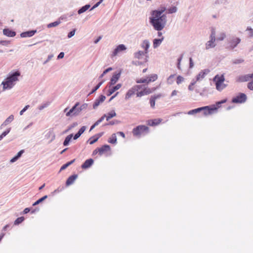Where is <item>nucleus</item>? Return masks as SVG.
<instances>
[{
    "label": "nucleus",
    "instance_id": "ea45409f",
    "mask_svg": "<svg viewBox=\"0 0 253 253\" xmlns=\"http://www.w3.org/2000/svg\"><path fill=\"white\" fill-rule=\"evenodd\" d=\"M47 197V196L46 195V196H43V197L40 198V199H39L38 200H37L36 202H35L33 204V206H35L36 205H38L39 204H40V203H41L44 200H45V199H46Z\"/></svg>",
    "mask_w": 253,
    "mask_h": 253
},
{
    "label": "nucleus",
    "instance_id": "49530a36",
    "mask_svg": "<svg viewBox=\"0 0 253 253\" xmlns=\"http://www.w3.org/2000/svg\"><path fill=\"white\" fill-rule=\"evenodd\" d=\"M103 82H100L92 90V91L90 93H94V92H95L99 87L100 86L102 85V84H103Z\"/></svg>",
    "mask_w": 253,
    "mask_h": 253
},
{
    "label": "nucleus",
    "instance_id": "0eeeda50",
    "mask_svg": "<svg viewBox=\"0 0 253 253\" xmlns=\"http://www.w3.org/2000/svg\"><path fill=\"white\" fill-rule=\"evenodd\" d=\"M149 131V128L143 125L138 126L134 128L132 130L133 135L136 136H140L142 135H145Z\"/></svg>",
    "mask_w": 253,
    "mask_h": 253
},
{
    "label": "nucleus",
    "instance_id": "09e8293b",
    "mask_svg": "<svg viewBox=\"0 0 253 253\" xmlns=\"http://www.w3.org/2000/svg\"><path fill=\"white\" fill-rule=\"evenodd\" d=\"M182 60V57H180L177 59V68L179 70L182 71L180 63L181 61Z\"/></svg>",
    "mask_w": 253,
    "mask_h": 253
},
{
    "label": "nucleus",
    "instance_id": "f8f14e48",
    "mask_svg": "<svg viewBox=\"0 0 253 253\" xmlns=\"http://www.w3.org/2000/svg\"><path fill=\"white\" fill-rule=\"evenodd\" d=\"M210 72V70L208 69H204L201 70L195 77L196 81L203 80Z\"/></svg>",
    "mask_w": 253,
    "mask_h": 253
},
{
    "label": "nucleus",
    "instance_id": "de8ad7c7",
    "mask_svg": "<svg viewBox=\"0 0 253 253\" xmlns=\"http://www.w3.org/2000/svg\"><path fill=\"white\" fill-rule=\"evenodd\" d=\"M10 131V128H9L8 129L5 130V131H4L0 135V139L1 140L2 139V138L6 136Z\"/></svg>",
    "mask_w": 253,
    "mask_h": 253
},
{
    "label": "nucleus",
    "instance_id": "2f4dec72",
    "mask_svg": "<svg viewBox=\"0 0 253 253\" xmlns=\"http://www.w3.org/2000/svg\"><path fill=\"white\" fill-rule=\"evenodd\" d=\"M110 143L116 144L117 143V137L115 134H113L108 140Z\"/></svg>",
    "mask_w": 253,
    "mask_h": 253
},
{
    "label": "nucleus",
    "instance_id": "a18cd8bd",
    "mask_svg": "<svg viewBox=\"0 0 253 253\" xmlns=\"http://www.w3.org/2000/svg\"><path fill=\"white\" fill-rule=\"evenodd\" d=\"M106 117V115H104V116H103L101 118H100L97 121H96L94 125L96 126H98L101 122H102L103 121V120L104 119V118H105Z\"/></svg>",
    "mask_w": 253,
    "mask_h": 253
},
{
    "label": "nucleus",
    "instance_id": "603ef678",
    "mask_svg": "<svg viewBox=\"0 0 253 253\" xmlns=\"http://www.w3.org/2000/svg\"><path fill=\"white\" fill-rule=\"evenodd\" d=\"M179 93V91L177 90H173L171 94H170V97H173L174 96H177Z\"/></svg>",
    "mask_w": 253,
    "mask_h": 253
},
{
    "label": "nucleus",
    "instance_id": "8fccbe9b",
    "mask_svg": "<svg viewBox=\"0 0 253 253\" xmlns=\"http://www.w3.org/2000/svg\"><path fill=\"white\" fill-rule=\"evenodd\" d=\"M228 1V0H217L216 3L219 4H225Z\"/></svg>",
    "mask_w": 253,
    "mask_h": 253
},
{
    "label": "nucleus",
    "instance_id": "052dcab7",
    "mask_svg": "<svg viewBox=\"0 0 253 253\" xmlns=\"http://www.w3.org/2000/svg\"><path fill=\"white\" fill-rule=\"evenodd\" d=\"M113 70L112 68L111 67H109L107 69H106V70H105L104 71H103V74H107L108 72L112 71Z\"/></svg>",
    "mask_w": 253,
    "mask_h": 253
},
{
    "label": "nucleus",
    "instance_id": "20e7f679",
    "mask_svg": "<svg viewBox=\"0 0 253 253\" xmlns=\"http://www.w3.org/2000/svg\"><path fill=\"white\" fill-rule=\"evenodd\" d=\"M226 101V99H224L220 101L217 102L215 104L211 106H207L201 107L200 109H201V111H203V113L204 115L208 116L211 115L214 113H216L217 111V109L220 107V105L225 103Z\"/></svg>",
    "mask_w": 253,
    "mask_h": 253
},
{
    "label": "nucleus",
    "instance_id": "72a5a7b5",
    "mask_svg": "<svg viewBox=\"0 0 253 253\" xmlns=\"http://www.w3.org/2000/svg\"><path fill=\"white\" fill-rule=\"evenodd\" d=\"M175 78V75H170L167 80V83L169 84H171L174 82V80Z\"/></svg>",
    "mask_w": 253,
    "mask_h": 253
},
{
    "label": "nucleus",
    "instance_id": "79ce46f5",
    "mask_svg": "<svg viewBox=\"0 0 253 253\" xmlns=\"http://www.w3.org/2000/svg\"><path fill=\"white\" fill-rule=\"evenodd\" d=\"M169 13H175L177 11V7L176 6H172L168 9Z\"/></svg>",
    "mask_w": 253,
    "mask_h": 253
},
{
    "label": "nucleus",
    "instance_id": "f03ea898",
    "mask_svg": "<svg viewBox=\"0 0 253 253\" xmlns=\"http://www.w3.org/2000/svg\"><path fill=\"white\" fill-rule=\"evenodd\" d=\"M164 9L155 10L152 12L150 18V23L155 30H162L166 23V16L163 14Z\"/></svg>",
    "mask_w": 253,
    "mask_h": 253
},
{
    "label": "nucleus",
    "instance_id": "b1692460",
    "mask_svg": "<svg viewBox=\"0 0 253 253\" xmlns=\"http://www.w3.org/2000/svg\"><path fill=\"white\" fill-rule=\"evenodd\" d=\"M36 31H30L26 32H23L21 34V37L23 38L30 37L33 36L36 33Z\"/></svg>",
    "mask_w": 253,
    "mask_h": 253
},
{
    "label": "nucleus",
    "instance_id": "aec40b11",
    "mask_svg": "<svg viewBox=\"0 0 253 253\" xmlns=\"http://www.w3.org/2000/svg\"><path fill=\"white\" fill-rule=\"evenodd\" d=\"M164 41V37L161 38H155L153 40V47L154 48H157Z\"/></svg>",
    "mask_w": 253,
    "mask_h": 253
},
{
    "label": "nucleus",
    "instance_id": "3c124183",
    "mask_svg": "<svg viewBox=\"0 0 253 253\" xmlns=\"http://www.w3.org/2000/svg\"><path fill=\"white\" fill-rule=\"evenodd\" d=\"M122 86V84H117L115 85H113V87L114 88V89L115 90V91H116L117 90H118L120 88H121Z\"/></svg>",
    "mask_w": 253,
    "mask_h": 253
},
{
    "label": "nucleus",
    "instance_id": "9d476101",
    "mask_svg": "<svg viewBox=\"0 0 253 253\" xmlns=\"http://www.w3.org/2000/svg\"><path fill=\"white\" fill-rule=\"evenodd\" d=\"M157 79L158 75L156 74H152L148 77H142L137 79L136 83L138 84L145 83L148 84L155 81Z\"/></svg>",
    "mask_w": 253,
    "mask_h": 253
},
{
    "label": "nucleus",
    "instance_id": "e2e57ef3",
    "mask_svg": "<svg viewBox=\"0 0 253 253\" xmlns=\"http://www.w3.org/2000/svg\"><path fill=\"white\" fill-rule=\"evenodd\" d=\"M30 211V209L27 208L25 209L23 211V213L24 214H26V213H28Z\"/></svg>",
    "mask_w": 253,
    "mask_h": 253
},
{
    "label": "nucleus",
    "instance_id": "864d4df0",
    "mask_svg": "<svg viewBox=\"0 0 253 253\" xmlns=\"http://www.w3.org/2000/svg\"><path fill=\"white\" fill-rule=\"evenodd\" d=\"M195 82H193L190 83L188 86V89L189 90L192 91L194 89V86L195 85Z\"/></svg>",
    "mask_w": 253,
    "mask_h": 253
},
{
    "label": "nucleus",
    "instance_id": "774afa93",
    "mask_svg": "<svg viewBox=\"0 0 253 253\" xmlns=\"http://www.w3.org/2000/svg\"><path fill=\"white\" fill-rule=\"evenodd\" d=\"M118 94H119L118 92H116V94L112 96L110 98L109 101H111L112 100H113Z\"/></svg>",
    "mask_w": 253,
    "mask_h": 253
},
{
    "label": "nucleus",
    "instance_id": "2eb2a0df",
    "mask_svg": "<svg viewBox=\"0 0 253 253\" xmlns=\"http://www.w3.org/2000/svg\"><path fill=\"white\" fill-rule=\"evenodd\" d=\"M246 100V96L245 94L242 93L239 95L236 96L232 99V102L234 103H241L244 102Z\"/></svg>",
    "mask_w": 253,
    "mask_h": 253
},
{
    "label": "nucleus",
    "instance_id": "4be33fe9",
    "mask_svg": "<svg viewBox=\"0 0 253 253\" xmlns=\"http://www.w3.org/2000/svg\"><path fill=\"white\" fill-rule=\"evenodd\" d=\"M226 34L224 32H219L217 33L215 40L217 41H223L226 38Z\"/></svg>",
    "mask_w": 253,
    "mask_h": 253
},
{
    "label": "nucleus",
    "instance_id": "bb28decb",
    "mask_svg": "<svg viewBox=\"0 0 253 253\" xmlns=\"http://www.w3.org/2000/svg\"><path fill=\"white\" fill-rule=\"evenodd\" d=\"M105 115V118H106L107 121H108L112 118L115 117L116 116V113L114 110H112Z\"/></svg>",
    "mask_w": 253,
    "mask_h": 253
},
{
    "label": "nucleus",
    "instance_id": "393cba45",
    "mask_svg": "<svg viewBox=\"0 0 253 253\" xmlns=\"http://www.w3.org/2000/svg\"><path fill=\"white\" fill-rule=\"evenodd\" d=\"M102 134H103V133H99V134L95 135L94 136L90 138L89 139L90 144H93L95 142H96L98 140V139H99V138L100 137H101Z\"/></svg>",
    "mask_w": 253,
    "mask_h": 253
},
{
    "label": "nucleus",
    "instance_id": "4c0bfd02",
    "mask_svg": "<svg viewBox=\"0 0 253 253\" xmlns=\"http://www.w3.org/2000/svg\"><path fill=\"white\" fill-rule=\"evenodd\" d=\"M24 220V217L23 216L17 218L14 221V225H18L22 223Z\"/></svg>",
    "mask_w": 253,
    "mask_h": 253
},
{
    "label": "nucleus",
    "instance_id": "7ed1b4c3",
    "mask_svg": "<svg viewBox=\"0 0 253 253\" xmlns=\"http://www.w3.org/2000/svg\"><path fill=\"white\" fill-rule=\"evenodd\" d=\"M86 106L87 105L85 104L81 105L79 102H76L71 109L66 108L64 109V112L66 113V117L72 119L79 116L82 111L85 109Z\"/></svg>",
    "mask_w": 253,
    "mask_h": 253
},
{
    "label": "nucleus",
    "instance_id": "a211bd4d",
    "mask_svg": "<svg viewBox=\"0 0 253 253\" xmlns=\"http://www.w3.org/2000/svg\"><path fill=\"white\" fill-rule=\"evenodd\" d=\"M241 42V39L239 38H234L229 42V47L230 48H235L238 44Z\"/></svg>",
    "mask_w": 253,
    "mask_h": 253
},
{
    "label": "nucleus",
    "instance_id": "ddd939ff",
    "mask_svg": "<svg viewBox=\"0 0 253 253\" xmlns=\"http://www.w3.org/2000/svg\"><path fill=\"white\" fill-rule=\"evenodd\" d=\"M121 74V71L115 72L112 76L109 84H110L111 85H115L120 78Z\"/></svg>",
    "mask_w": 253,
    "mask_h": 253
},
{
    "label": "nucleus",
    "instance_id": "c03bdc74",
    "mask_svg": "<svg viewBox=\"0 0 253 253\" xmlns=\"http://www.w3.org/2000/svg\"><path fill=\"white\" fill-rule=\"evenodd\" d=\"M246 31L248 33V35L250 37H253V29L251 27H248Z\"/></svg>",
    "mask_w": 253,
    "mask_h": 253
},
{
    "label": "nucleus",
    "instance_id": "a878e982",
    "mask_svg": "<svg viewBox=\"0 0 253 253\" xmlns=\"http://www.w3.org/2000/svg\"><path fill=\"white\" fill-rule=\"evenodd\" d=\"M93 163V160L91 159H88L85 161L84 164L82 165V168L86 169L89 168Z\"/></svg>",
    "mask_w": 253,
    "mask_h": 253
},
{
    "label": "nucleus",
    "instance_id": "0e129e2a",
    "mask_svg": "<svg viewBox=\"0 0 253 253\" xmlns=\"http://www.w3.org/2000/svg\"><path fill=\"white\" fill-rule=\"evenodd\" d=\"M97 153H99V148L94 150L93 152L92 155H95Z\"/></svg>",
    "mask_w": 253,
    "mask_h": 253
},
{
    "label": "nucleus",
    "instance_id": "423d86ee",
    "mask_svg": "<svg viewBox=\"0 0 253 253\" xmlns=\"http://www.w3.org/2000/svg\"><path fill=\"white\" fill-rule=\"evenodd\" d=\"M213 83L215 88L219 91H222L227 86V84L225 83V78L223 74H217L213 78Z\"/></svg>",
    "mask_w": 253,
    "mask_h": 253
},
{
    "label": "nucleus",
    "instance_id": "4d7b16f0",
    "mask_svg": "<svg viewBox=\"0 0 253 253\" xmlns=\"http://www.w3.org/2000/svg\"><path fill=\"white\" fill-rule=\"evenodd\" d=\"M248 87L251 90H253V81L248 84Z\"/></svg>",
    "mask_w": 253,
    "mask_h": 253
},
{
    "label": "nucleus",
    "instance_id": "6e6552de",
    "mask_svg": "<svg viewBox=\"0 0 253 253\" xmlns=\"http://www.w3.org/2000/svg\"><path fill=\"white\" fill-rule=\"evenodd\" d=\"M147 54L142 50H138L134 53V57L138 60L139 64H142L147 61Z\"/></svg>",
    "mask_w": 253,
    "mask_h": 253
},
{
    "label": "nucleus",
    "instance_id": "39448f33",
    "mask_svg": "<svg viewBox=\"0 0 253 253\" xmlns=\"http://www.w3.org/2000/svg\"><path fill=\"white\" fill-rule=\"evenodd\" d=\"M20 75L19 71H16L7 77L5 81L2 83L3 90L10 89L14 85V82L18 80V77Z\"/></svg>",
    "mask_w": 253,
    "mask_h": 253
},
{
    "label": "nucleus",
    "instance_id": "dca6fc26",
    "mask_svg": "<svg viewBox=\"0 0 253 253\" xmlns=\"http://www.w3.org/2000/svg\"><path fill=\"white\" fill-rule=\"evenodd\" d=\"M251 79L250 74L242 75L238 76L236 78V81L238 82H245L249 81Z\"/></svg>",
    "mask_w": 253,
    "mask_h": 253
},
{
    "label": "nucleus",
    "instance_id": "f3484780",
    "mask_svg": "<svg viewBox=\"0 0 253 253\" xmlns=\"http://www.w3.org/2000/svg\"><path fill=\"white\" fill-rule=\"evenodd\" d=\"M110 147L108 145H105L102 147L99 148V154L102 155L103 154H108V153L110 151Z\"/></svg>",
    "mask_w": 253,
    "mask_h": 253
},
{
    "label": "nucleus",
    "instance_id": "4468645a",
    "mask_svg": "<svg viewBox=\"0 0 253 253\" xmlns=\"http://www.w3.org/2000/svg\"><path fill=\"white\" fill-rule=\"evenodd\" d=\"M140 47L143 49V51L145 53H148V49L150 46V42L148 40L145 39L143 40L140 43Z\"/></svg>",
    "mask_w": 253,
    "mask_h": 253
},
{
    "label": "nucleus",
    "instance_id": "5fc2aeb1",
    "mask_svg": "<svg viewBox=\"0 0 253 253\" xmlns=\"http://www.w3.org/2000/svg\"><path fill=\"white\" fill-rule=\"evenodd\" d=\"M76 29H74L72 31H71L68 35V38H71L73 36H74L75 34Z\"/></svg>",
    "mask_w": 253,
    "mask_h": 253
},
{
    "label": "nucleus",
    "instance_id": "f704fd0d",
    "mask_svg": "<svg viewBox=\"0 0 253 253\" xmlns=\"http://www.w3.org/2000/svg\"><path fill=\"white\" fill-rule=\"evenodd\" d=\"M14 119V117L13 115H10L8 118L6 119V120L4 122V123L2 124V126H6L9 123L11 122Z\"/></svg>",
    "mask_w": 253,
    "mask_h": 253
},
{
    "label": "nucleus",
    "instance_id": "6e6d98bb",
    "mask_svg": "<svg viewBox=\"0 0 253 253\" xmlns=\"http://www.w3.org/2000/svg\"><path fill=\"white\" fill-rule=\"evenodd\" d=\"M29 107V105H26L20 112V115H22L23 113Z\"/></svg>",
    "mask_w": 253,
    "mask_h": 253
},
{
    "label": "nucleus",
    "instance_id": "1a4fd4ad",
    "mask_svg": "<svg viewBox=\"0 0 253 253\" xmlns=\"http://www.w3.org/2000/svg\"><path fill=\"white\" fill-rule=\"evenodd\" d=\"M127 47L124 44L116 46L111 52V56L114 57L119 56L126 52Z\"/></svg>",
    "mask_w": 253,
    "mask_h": 253
},
{
    "label": "nucleus",
    "instance_id": "473e14b6",
    "mask_svg": "<svg viewBox=\"0 0 253 253\" xmlns=\"http://www.w3.org/2000/svg\"><path fill=\"white\" fill-rule=\"evenodd\" d=\"M77 178L76 175H73L70 176L66 181V184L69 185L72 184Z\"/></svg>",
    "mask_w": 253,
    "mask_h": 253
},
{
    "label": "nucleus",
    "instance_id": "69168bd1",
    "mask_svg": "<svg viewBox=\"0 0 253 253\" xmlns=\"http://www.w3.org/2000/svg\"><path fill=\"white\" fill-rule=\"evenodd\" d=\"M73 161H72L70 162H69L68 163H67L66 164L64 165V169L65 168H66L67 167H68L69 165H70L73 162Z\"/></svg>",
    "mask_w": 253,
    "mask_h": 253
},
{
    "label": "nucleus",
    "instance_id": "c85d7f7f",
    "mask_svg": "<svg viewBox=\"0 0 253 253\" xmlns=\"http://www.w3.org/2000/svg\"><path fill=\"white\" fill-rule=\"evenodd\" d=\"M89 4H86L84 6H83L82 8H81L78 11V13L79 14H81L84 12H85L87 10L89 9L90 7Z\"/></svg>",
    "mask_w": 253,
    "mask_h": 253
},
{
    "label": "nucleus",
    "instance_id": "c756f323",
    "mask_svg": "<svg viewBox=\"0 0 253 253\" xmlns=\"http://www.w3.org/2000/svg\"><path fill=\"white\" fill-rule=\"evenodd\" d=\"M24 153V150H22L21 151H20L17 154L16 156H15V157H14L12 159H11L10 160V162L11 163H13L14 162H15L19 157H21V156L22 155V154Z\"/></svg>",
    "mask_w": 253,
    "mask_h": 253
},
{
    "label": "nucleus",
    "instance_id": "bf43d9fd",
    "mask_svg": "<svg viewBox=\"0 0 253 253\" xmlns=\"http://www.w3.org/2000/svg\"><path fill=\"white\" fill-rule=\"evenodd\" d=\"M150 105L152 107H154L155 105V99L153 98L151 99L150 100Z\"/></svg>",
    "mask_w": 253,
    "mask_h": 253
},
{
    "label": "nucleus",
    "instance_id": "5701e85b",
    "mask_svg": "<svg viewBox=\"0 0 253 253\" xmlns=\"http://www.w3.org/2000/svg\"><path fill=\"white\" fill-rule=\"evenodd\" d=\"M86 127L85 126H82L80 130H79L78 132L76 133L74 136V139L76 140L77 139L85 130Z\"/></svg>",
    "mask_w": 253,
    "mask_h": 253
},
{
    "label": "nucleus",
    "instance_id": "f257e3e1",
    "mask_svg": "<svg viewBox=\"0 0 253 253\" xmlns=\"http://www.w3.org/2000/svg\"><path fill=\"white\" fill-rule=\"evenodd\" d=\"M155 90L154 88H150L141 85H134L129 88L125 95V99L128 100L135 94L138 97L151 93Z\"/></svg>",
    "mask_w": 253,
    "mask_h": 253
},
{
    "label": "nucleus",
    "instance_id": "e433bc0d",
    "mask_svg": "<svg viewBox=\"0 0 253 253\" xmlns=\"http://www.w3.org/2000/svg\"><path fill=\"white\" fill-rule=\"evenodd\" d=\"M109 89L108 90L107 92V95L110 96L111 94H112L114 92H115L116 91L114 89V88L113 87V85H111L110 84H109Z\"/></svg>",
    "mask_w": 253,
    "mask_h": 253
},
{
    "label": "nucleus",
    "instance_id": "6ab92c4d",
    "mask_svg": "<svg viewBox=\"0 0 253 253\" xmlns=\"http://www.w3.org/2000/svg\"><path fill=\"white\" fill-rule=\"evenodd\" d=\"M105 99L106 97L104 95H100L98 99L95 100L93 105V108H96L101 103H103L105 101Z\"/></svg>",
    "mask_w": 253,
    "mask_h": 253
},
{
    "label": "nucleus",
    "instance_id": "37998d69",
    "mask_svg": "<svg viewBox=\"0 0 253 253\" xmlns=\"http://www.w3.org/2000/svg\"><path fill=\"white\" fill-rule=\"evenodd\" d=\"M200 111H201V109H200V108H199L189 111L188 114L189 115H193L194 114L200 112Z\"/></svg>",
    "mask_w": 253,
    "mask_h": 253
},
{
    "label": "nucleus",
    "instance_id": "412c9836",
    "mask_svg": "<svg viewBox=\"0 0 253 253\" xmlns=\"http://www.w3.org/2000/svg\"><path fill=\"white\" fill-rule=\"evenodd\" d=\"M3 34L7 37H13L15 36V32L12 31L8 29H5L3 30Z\"/></svg>",
    "mask_w": 253,
    "mask_h": 253
},
{
    "label": "nucleus",
    "instance_id": "58836bf2",
    "mask_svg": "<svg viewBox=\"0 0 253 253\" xmlns=\"http://www.w3.org/2000/svg\"><path fill=\"white\" fill-rule=\"evenodd\" d=\"M60 23H61V22L59 21H55L54 22L50 23L47 25V27L51 28L53 27H55V26L58 25Z\"/></svg>",
    "mask_w": 253,
    "mask_h": 253
},
{
    "label": "nucleus",
    "instance_id": "c9c22d12",
    "mask_svg": "<svg viewBox=\"0 0 253 253\" xmlns=\"http://www.w3.org/2000/svg\"><path fill=\"white\" fill-rule=\"evenodd\" d=\"M73 137V134H71L69 135H68L65 139L64 140V146H67L69 144V142H70L71 140L72 139Z\"/></svg>",
    "mask_w": 253,
    "mask_h": 253
},
{
    "label": "nucleus",
    "instance_id": "7c9ffc66",
    "mask_svg": "<svg viewBox=\"0 0 253 253\" xmlns=\"http://www.w3.org/2000/svg\"><path fill=\"white\" fill-rule=\"evenodd\" d=\"M161 121V120L159 119H155L153 120L149 121L148 122V124L150 126H156V125L159 124L160 123Z\"/></svg>",
    "mask_w": 253,
    "mask_h": 253
},
{
    "label": "nucleus",
    "instance_id": "9b49d317",
    "mask_svg": "<svg viewBox=\"0 0 253 253\" xmlns=\"http://www.w3.org/2000/svg\"><path fill=\"white\" fill-rule=\"evenodd\" d=\"M215 34L214 31H212L210 36V40L208 41L205 44V48L209 49L212 48L215 46Z\"/></svg>",
    "mask_w": 253,
    "mask_h": 253
},
{
    "label": "nucleus",
    "instance_id": "13d9d810",
    "mask_svg": "<svg viewBox=\"0 0 253 253\" xmlns=\"http://www.w3.org/2000/svg\"><path fill=\"white\" fill-rule=\"evenodd\" d=\"M101 3V2H100V1H99L98 2H97L95 4H94V5L93 6V7L90 9V10H93V9H95V8L97 7L99 5V4H100Z\"/></svg>",
    "mask_w": 253,
    "mask_h": 253
},
{
    "label": "nucleus",
    "instance_id": "a19ab883",
    "mask_svg": "<svg viewBox=\"0 0 253 253\" xmlns=\"http://www.w3.org/2000/svg\"><path fill=\"white\" fill-rule=\"evenodd\" d=\"M195 65V63L194 62V60L192 57L189 58V69H192L194 68Z\"/></svg>",
    "mask_w": 253,
    "mask_h": 253
},
{
    "label": "nucleus",
    "instance_id": "680f3d73",
    "mask_svg": "<svg viewBox=\"0 0 253 253\" xmlns=\"http://www.w3.org/2000/svg\"><path fill=\"white\" fill-rule=\"evenodd\" d=\"M78 125V123H74L73 124H72L69 127V128L68 129H70L76 126H77Z\"/></svg>",
    "mask_w": 253,
    "mask_h": 253
},
{
    "label": "nucleus",
    "instance_id": "cd10ccee",
    "mask_svg": "<svg viewBox=\"0 0 253 253\" xmlns=\"http://www.w3.org/2000/svg\"><path fill=\"white\" fill-rule=\"evenodd\" d=\"M185 81V79L183 77L178 75L176 77V83L177 85H179L184 83Z\"/></svg>",
    "mask_w": 253,
    "mask_h": 253
},
{
    "label": "nucleus",
    "instance_id": "338daca9",
    "mask_svg": "<svg viewBox=\"0 0 253 253\" xmlns=\"http://www.w3.org/2000/svg\"><path fill=\"white\" fill-rule=\"evenodd\" d=\"M63 58V52H61L60 53V54L58 56V58Z\"/></svg>",
    "mask_w": 253,
    "mask_h": 253
}]
</instances>
